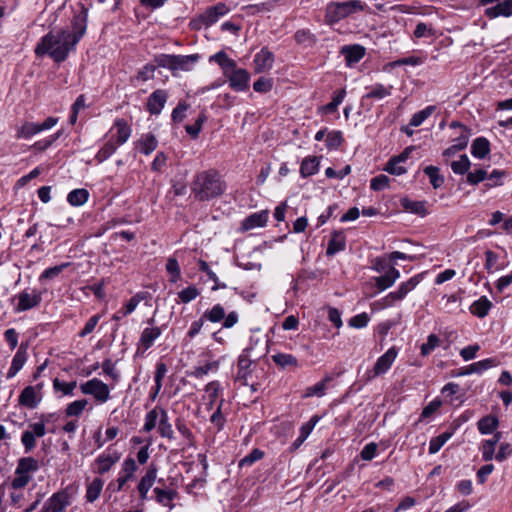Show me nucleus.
<instances>
[{"instance_id": "nucleus-1", "label": "nucleus", "mask_w": 512, "mask_h": 512, "mask_svg": "<svg viewBox=\"0 0 512 512\" xmlns=\"http://www.w3.org/2000/svg\"><path fill=\"white\" fill-rule=\"evenodd\" d=\"M87 9L82 7L71 20V30L62 28L57 32H49L44 35L36 45V56H50L54 62H64L69 53L76 49L78 42L83 38L87 29Z\"/></svg>"}, {"instance_id": "nucleus-2", "label": "nucleus", "mask_w": 512, "mask_h": 512, "mask_svg": "<svg viewBox=\"0 0 512 512\" xmlns=\"http://www.w3.org/2000/svg\"><path fill=\"white\" fill-rule=\"evenodd\" d=\"M227 189V184L216 169L198 171L190 182L191 196L199 202H208L221 197Z\"/></svg>"}, {"instance_id": "nucleus-3", "label": "nucleus", "mask_w": 512, "mask_h": 512, "mask_svg": "<svg viewBox=\"0 0 512 512\" xmlns=\"http://www.w3.org/2000/svg\"><path fill=\"white\" fill-rule=\"evenodd\" d=\"M200 60L199 54L174 55L158 54L154 57L157 66L168 69L173 76H178L179 72H190Z\"/></svg>"}, {"instance_id": "nucleus-4", "label": "nucleus", "mask_w": 512, "mask_h": 512, "mask_svg": "<svg viewBox=\"0 0 512 512\" xmlns=\"http://www.w3.org/2000/svg\"><path fill=\"white\" fill-rule=\"evenodd\" d=\"M365 4L360 0H348L345 2H332L327 5L325 19L329 24H334L349 15L363 11Z\"/></svg>"}, {"instance_id": "nucleus-5", "label": "nucleus", "mask_w": 512, "mask_h": 512, "mask_svg": "<svg viewBox=\"0 0 512 512\" xmlns=\"http://www.w3.org/2000/svg\"><path fill=\"white\" fill-rule=\"evenodd\" d=\"M229 12L230 8L224 2H218L213 6L207 7L203 13L192 19L190 26L195 30H200L202 27H210Z\"/></svg>"}, {"instance_id": "nucleus-6", "label": "nucleus", "mask_w": 512, "mask_h": 512, "mask_svg": "<svg viewBox=\"0 0 512 512\" xmlns=\"http://www.w3.org/2000/svg\"><path fill=\"white\" fill-rule=\"evenodd\" d=\"M398 355L396 347L389 348L382 356H380L373 368L364 374V380L370 382L376 377L385 374L391 368Z\"/></svg>"}, {"instance_id": "nucleus-7", "label": "nucleus", "mask_w": 512, "mask_h": 512, "mask_svg": "<svg viewBox=\"0 0 512 512\" xmlns=\"http://www.w3.org/2000/svg\"><path fill=\"white\" fill-rule=\"evenodd\" d=\"M262 355L263 351L253 353V347H246L238 357L236 379L246 384L253 362L260 359Z\"/></svg>"}, {"instance_id": "nucleus-8", "label": "nucleus", "mask_w": 512, "mask_h": 512, "mask_svg": "<svg viewBox=\"0 0 512 512\" xmlns=\"http://www.w3.org/2000/svg\"><path fill=\"white\" fill-rule=\"evenodd\" d=\"M45 421L41 419L38 422L28 424V428L21 435V444L25 453L33 451L37 445V438H41L46 434Z\"/></svg>"}, {"instance_id": "nucleus-9", "label": "nucleus", "mask_w": 512, "mask_h": 512, "mask_svg": "<svg viewBox=\"0 0 512 512\" xmlns=\"http://www.w3.org/2000/svg\"><path fill=\"white\" fill-rule=\"evenodd\" d=\"M80 390L85 395H92L99 403H105L110 399L109 386L98 378L80 384Z\"/></svg>"}, {"instance_id": "nucleus-10", "label": "nucleus", "mask_w": 512, "mask_h": 512, "mask_svg": "<svg viewBox=\"0 0 512 512\" xmlns=\"http://www.w3.org/2000/svg\"><path fill=\"white\" fill-rule=\"evenodd\" d=\"M138 466L135 459L128 457L122 463V468L119 473V477L116 479L115 484L110 483L109 488L113 487V491L120 492L124 490L127 482L134 478V474L137 471Z\"/></svg>"}, {"instance_id": "nucleus-11", "label": "nucleus", "mask_w": 512, "mask_h": 512, "mask_svg": "<svg viewBox=\"0 0 512 512\" xmlns=\"http://www.w3.org/2000/svg\"><path fill=\"white\" fill-rule=\"evenodd\" d=\"M17 299L18 303L15 311L24 312L39 306L42 301V295L36 289H25L17 295Z\"/></svg>"}, {"instance_id": "nucleus-12", "label": "nucleus", "mask_w": 512, "mask_h": 512, "mask_svg": "<svg viewBox=\"0 0 512 512\" xmlns=\"http://www.w3.org/2000/svg\"><path fill=\"white\" fill-rule=\"evenodd\" d=\"M121 458V453L111 447H108L107 450L95 459V472L98 474L107 473L114 464H116Z\"/></svg>"}, {"instance_id": "nucleus-13", "label": "nucleus", "mask_w": 512, "mask_h": 512, "mask_svg": "<svg viewBox=\"0 0 512 512\" xmlns=\"http://www.w3.org/2000/svg\"><path fill=\"white\" fill-rule=\"evenodd\" d=\"M41 389L42 384L25 387L19 395V404L29 409L36 408L42 399Z\"/></svg>"}, {"instance_id": "nucleus-14", "label": "nucleus", "mask_w": 512, "mask_h": 512, "mask_svg": "<svg viewBox=\"0 0 512 512\" xmlns=\"http://www.w3.org/2000/svg\"><path fill=\"white\" fill-rule=\"evenodd\" d=\"M157 473V466L155 464H150L145 474L141 477L137 485V491L139 493V498L141 501H145L148 499V492L156 481Z\"/></svg>"}, {"instance_id": "nucleus-15", "label": "nucleus", "mask_w": 512, "mask_h": 512, "mask_svg": "<svg viewBox=\"0 0 512 512\" xmlns=\"http://www.w3.org/2000/svg\"><path fill=\"white\" fill-rule=\"evenodd\" d=\"M161 334V327L153 326L144 328L137 342V353L146 352L154 345V342L161 336Z\"/></svg>"}, {"instance_id": "nucleus-16", "label": "nucleus", "mask_w": 512, "mask_h": 512, "mask_svg": "<svg viewBox=\"0 0 512 512\" xmlns=\"http://www.w3.org/2000/svg\"><path fill=\"white\" fill-rule=\"evenodd\" d=\"M168 99V92L164 89L153 91L146 103V109L151 115H159L163 110Z\"/></svg>"}, {"instance_id": "nucleus-17", "label": "nucleus", "mask_w": 512, "mask_h": 512, "mask_svg": "<svg viewBox=\"0 0 512 512\" xmlns=\"http://www.w3.org/2000/svg\"><path fill=\"white\" fill-rule=\"evenodd\" d=\"M227 79L229 87L236 92H244L249 88L250 74L246 69L232 71Z\"/></svg>"}, {"instance_id": "nucleus-18", "label": "nucleus", "mask_w": 512, "mask_h": 512, "mask_svg": "<svg viewBox=\"0 0 512 512\" xmlns=\"http://www.w3.org/2000/svg\"><path fill=\"white\" fill-rule=\"evenodd\" d=\"M274 60V54L267 47H263L254 56V72L259 74L271 70L274 64Z\"/></svg>"}, {"instance_id": "nucleus-19", "label": "nucleus", "mask_w": 512, "mask_h": 512, "mask_svg": "<svg viewBox=\"0 0 512 512\" xmlns=\"http://www.w3.org/2000/svg\"><path fill=\"white\" fill-rule=\"evenodd\" d=\"M69 505V496L65 491L54 493L43 505L40 512H61Z\"/></svg>"}, {"instance_id": "nucleus-20", "label": "nucleus", "mask_w": 512, "mask_h": 512, "mask_svg": "<svg viewBox=\"0 0 512 512\" xmlns=\"http://www.w3.org/2000/svg\"><path fill=\"white\" fill-rule=\"evenodd\" d=\"M210 63H216L222 69L223 75L227 78L232 71L237 70L236 62L229 58L227 53L223 50L211 55L209 57Z\"/></svg>"}, {"instance_id": "nucleus-21", "label": "nucleus", "mask_w": 512, "mask_h": 512, "mask_svg": "<svg viewBox=\"0 0 512 512\" xmlns=\"http://www.w3.org/2000/svg\"><path fill=\"white\" fill-rule=\"evenodd\" d=\"M365 48L359 44L345 45L341 48V54L345 57L346 65L351 67L365 56Z\"/></svg>"}, {"instance_id": "nucleus-22", "label": "nucleus", "mask_w": 512, "mask_h": 512, "mask_svg": "<svg viewBox=\"0 0 512 512\" xmlns=\"http://www.w3.org/2000/svg\"><path fill=\"white\" fill-rule=\"evenodd\" d=\"M400 272L395 267H390L383 275L375 277V286L380 290L384 291L394 285L399 279Z\"/></svg>"}, {"instance_id": "nucleus-23", "label": "nucleus", "mask_w": 512, "mask_h": 512, "mask_svg": "<svg viewBox=\"0 0 512 512\" xmlns=\"http://www.w3.org/2000/svg\"><path fill=\"white\" fill-rule=\"evenodd\" d=\"M135 145L136 149H138L140 153L144 155H150L153 151L156 150L158 146V140L154 134L149 132L142 134Z\"/></svg>"}, {"instance_id": "nucleus-24", "label": "nucleus", "mask_w": 512, "mask_h": 512, "mask_svg": "<svg viewBox=\"0 0 512 512\" xmlns=\"http://www.w3.org/2000/svg\"><path fill=\"white\" fill-rule=\"evenodd\" d=\"M485 16L494 19L500 16L509 17L512 15V0H504L493 7L485 9Z\"/></svg>"}, {"instance_id": "nucleus-25", "label": "nucleus", "mask_w": 512, "mask_h": 512, "mask_svg": "<svg viewBox=\"0 0 512 512\" xmlns=\"http://www.w3.org/2000/svg\"><path fill=\"white\" fill-rule=\"evenodd\" d=\"M495 366V360L492 358H487L478 362H474L469 366L462 368L456 375L464 376L473 373L481 374L483 371Z\"/></svg>"}, {"instance_id": "nucleus-26", "label": "nucleus", "mask_w": 512, "mask_h": 512, "mask_svg": "<svg viewBox=\"0 0 512 512\" xmlns=\"http://www.w3.org/2000/svg\"><path fill=\"white\" fill-rule=\"evenodd\" d=\"M267 221V211L256 212L245 218V220L242 223V228L244 230H251L257 227H263L266 225Z\"/></svg>"}, {"instance_id": "nucleus-27", "label": "nucleus", "mask_w": 512, "mask_h": 512, "mask_svg": "<svg viewBox=\"0 0 512 512\" xmlns=\"http://www.w3.org/2000/svg\"><path fill=\"white\" fill-rule=\"evenodd\" d=\"M114 128L117 130L116 140H114L119 146L123 145L128 141L131 136L132 129L125 119L119 118L114 122Z\"/></svg>"}, {"instance_id": "nucleus-28", "label": "nucleus", "mask_w": 512, "mask_h": 512, "mask_svg": "<svg viewBox=\"0 0 512 512\" xmlns=\"http://www.w3.org/2000/svg\"><path fill=\"white\" fill-rule=\"evenodd\" d=\"M162 411H166L164 408L160 406H155L152 410H150L144 419V425L142 427V431L151 432L153 429L158 427L159 420L162 417Z\"/></svg>"}, {"instance_id": "nucleus-29", "label": "nucleus", "mask_w": 512, "mask_h": 512, "mask_svg": "<svg viewBox=\"0 0 512 512\" xmlns=\"http://www.w3.org/2000/svg\"><path fill=\"white\" fill-rule=\"evenodd\" d=\"M492 306V302L486 296H481L471 304L470 312L478 318H484L489 314Z\"/></svg>"}, {"instance_id": "nucleus-30", "label": "nucleus", "mask_w": 512, "mask_h": 512, "mask_svg": "<svg viewBox=\"0 0 512 512\" xmlns=\"http://www.w3.org/2000/svg\"><path fill=\"white\" fill-rule=\"evenodd\" d=\"M39 469L38 461L33 457H23L18 460L15 474L32 476Z\"/></svg>"}, {"instance_id": "nucleus-31", "label": "nucleus", "mask_w": 512, "mask_h": 512, "mask_svg": "<svg viewBox=\"0 0 512 512\" xmlns=\"http://www.w3.org/2000/svg\"><path fill=\"white\" fill-rule=\"evenodd\" d=\"M320 161L316 156L305 157L300 166V174L303 178L316 174L319 170Z\"/></svg>"}, {"instance_id": "nucleus-32", "label": "nucleus", "mask_w": 512, "mask_h": 512, "mask_svg": "<svg viewBox=\"0 0 512 512\" xmlns=\"http://www.w3.org/2000/svg\"><path fill=\"white\" fill-rule=\"evenodd\" d=\"M162 417L158 423V433L160 437L167 439L169 441L175 440V433L172 428V424L169 422V417L167 411H162Z\"/></svg>"}, {"instance_id": "nucleus-33", "label": "nucleus", "mask_w": 512, "mask_h": 512, "mask_svg": "<svg viewBox=\"0 0 512 512\" xmlns=\"http://www.w3.org/2000/svg\"><path fill=\"white\" fill-rule=\"evenodd\" d=\"M490 153V143L484 137L476 138L471 145V154L479 159L485 158Z\"/></svg>"}, {"instance_id": "nucleus-34", "label": "nucleus", "mask_w": 512, "mask_h": 512, "mask_svg": "<svg viewBox=\"0 0 512 512\" xmlns=\"http://www.w3.org/2000/svg\"><path fill=\"white\" fill-rule=\"evenodd\" d=\"M294 39L298 45L304 48L313 47L317 43V37L309 29H299L294 34Z\"/></svg>"}, {"instance_id": "nucleus-35", "label": "nucleus", "mask_w": 512, "mask_h": 512, "mask_svg": "<svg viewBox=\"0 0 512 512\" xmlns=\"http://www.w3.org/2000/svg\"><path fill=\"white\" fill-rule=\"evenodd\" d=\"M119 145L114 141L113 138L107 140L103 146L98 150L95 155V160L98 163H102L109 159L118 149Z\"/></svg>"}, {"instance_id": "nucleus-36", "label": "nucleus", "mask_w": 512, "mask_h": 512, "mask_svg": "<svg viewBox=\"0 0 512 512\" xmlns=\"http://www.w3.org/2000/svg\"><path fill=\"white\" fill-rule=\"evenodd\" d=\"M104 481L100 478H94L90 483L87 484L85 499L89 503L96 501L103 489Z\"/></svg>"}, {"instance_id": "nucleus-37", "label": "nucleus", "mask_w": 512, "mask_h": 512, "mask_svg": "<svg viewBox=\"0 0 512 512\" xmlns=\"http://www.w3.org/2000/svg\"><path fill=\"white\" fill-rule=\"evenodd\" d=\"M392 86H385L383 84L377 83L370 87L369 92H367L363 96V100L365 99H376L381 100L387 96L391 95Z\"/></svg>"}, {"instance_id": "nucleus-38", "label": "nucleus", "mask_w": 512, "mask_h": 512, "mask_svg": "<svg viewBox=\"0 0 512 512\" xmlns=\"http://www.w3.org/2000/svg\"><path fill=\"white\" fill-rule=\"evenodd\" d=\"M421 280V275H415L411 277L408 281L401 283L398 289L394 291L398 299L400 301L403 300L409 292L416 288V286L420 283Z\"/></svg>"}, {"instance_id": "nucleus-39", "label": "nucleus", "mask_w": 512, "mask_h": 512, "mask_svg": "<svg viewBox=\"0 0 512 512\" xmlns=\"http://www.w3.org/2000/svg\"><path fill=\"white\" fill-rule=\"evenodd\" d=\"M155 493V499L156 501L166 507H172L171 502L175 499L177 496V492L173 489H162L159 487H156L154 489Z\"/></svg>"}, {"instance_id": "nucleus-40", "label": "nucleus", "mask_w": 512, "mask_h": 512, "mask_svg": "<svg viewBox=\"0 0 512 512\" xmlns=\"http://www.w3.org/2000/svg\"><path fill=\"white\" fill-rule=\"evenodd\" d=\"M401 205L405 210L422 217L428 213L425 201H413L408 198H404L401 200Z\"/></svg>"}, {"instance_id": "nucleus-41", "label": "nucleus", "mask_w": 512, "mask_h": 512, "mask_svg": "<svg viewBox=\"0 0 512 512\" xmlns=\"http://www.w3.org/2000/svg\"><path fill=\"white\" fill-rule=\"evenodd\" d=\"M272 361L282 369L287 367H298V360L292 354L276 353L271 356Z\"/></svg>"}, {"instance_id": "nucleus-42", "label": "nucleus", "mask_w": 512, "mask_h": 512, "mask_svg": "<svg viewBox=\"0 0 512 512\" xmlns=\"http://www.w3.org/2000/svg\"><path fill=\"white\" fill-rule=\"evenodd\" d=\"M499 425L498 418L493 415H488L481 418L478 423V430L481 434H491L494 430L497 429Z\"/></svg>"}, {"instance_id": "nucleus-43", "label": "nucleus", "mask_w": 512, "mask_h": 512, "mask_svg": "<svg viewBox=\"0 0 512 512\" xmlns=\"http://www.w3.org/2000/svg\"><path fill=\"white\" fill-rule=\"evenodd\" d=\"M38 133H40L38 123L25 122L17 128L15 137L17 139H29Z\"/></svg>"}, {"instance_id": "nucleus-44", "label": "nucleus", "mask_w": 512, "mask_h": 512, "mask_svg": "<svg viewBox=\"0 0 512 512\" xmlns=\"http://www.w3.org/2000/svg\"><path fill=\"white\" fill-rule=\"evenodd\" d=\"M89 198V192L86 189H74L67 195V201L72 206H82Z\"/></svg>"}, {"instance_id": "nucleus-45", "label": "nucleus", "mask_w": 512, "mask_h": 512, "mask_svg": "<svg viewBox=\"0 0 512 512\" xmlns=\"http://www.w3.org/2000/svg\"><path fill=\"white\" fill-rule=\"evenodd\" d=\"M346 247L345 239L341 233H334L333 237L328 243L326 254L333 256L336 253L343 251Z\"/></svg>"}, {"instance_id": "nucleus-46", "label": "nucleus", "mask_w": 512, "mask_h": 512, "mask_svg": "<svg viewBox=\"0 0 512 512\" xmlns=\"http://www.w3.org/2000/svg\"><path fill=\"white\" fill-rule=\"evenodd\" d=\"M345 96H346L345 89L337 90L333 94L332 101L329 102L328 104L322 106L320 108V111L323 113H334L338 109V106L343 102Z\"/></svg>"}, {"instance_id": "nucleus-47", "label": "nucleus", "mask_w": 512, "mask_h": 512, "mask_svg": "<svg viewBox=\"0 0 512 512\" xmlns=\"http://www.w3.org/2000/svg\"><path fill=\"white\" fill-rule=\"evenodd\" d=\"M424 173L428 176L434 189H438L444 184V177L440 174L438 167L429 165L424 168Z\"/></svg>"}, {"instance_id": "nucleus-48", "label": "nucleus", "mask_w": 512, "mask_h": 512, "mask_svg": "<svg viewBox=\"0 0 512 512\" xmlns=\"http://www.w3.org/2000/svg\"><path fill=\"white\" fill-rule=\"evenodd\" d=\"M436 110V106L429 105L422 109L421 111L416 112L410 119L409 125L412 127L420 126L427 118H429Z\"/></svg>"}, {"instance_id": "nucleus-49", "label": "nucleus", "mask_w": 512, "mask_h": 512, "mask_svg": "<svg viewBox=\"0 0 512 512\" xmlns=\"http://www.w3.org/2000/svg\"><path fill=\"white\" fill-rule=\"evenodd\" d=\"M199 269L202 272H205L210 280L214 282V286L212 287L213 291H216L218 289H225L227 288V285L223 282H220L217 275L210 269L208 263L202 259L198 261Z\"/></svg>"}, {"instance_id": "nucleus-50", "label": "nucleus", "mask_w": 512, "mask_h": 512, "mask_svg": "<svg viewBox=\"0 0 512 512\" xmlns=\"http://www.w3.org/2000/svg\"><path fill=\"white\" fill-rule=\"evenodd\" d=\"M225 317V309L221 304H215L211 309L206 310L203 314V318L212 322L218 323Z\"/></svg>"}, {"instance_id": "nucleus-51", "label": "nucleus", "mask_w": 512, "mask_h": 512, "mask_svg": "<svg viewBox=\"0 0 512 512\" xmlns=\"http://www.w3.org/2000/svg\"><path fill=\"white\" fill-rule=\"evenodd\" d=\"M175 427L178 430V432L181 434L184 440V444L187 446L192 445L193 443V433L185 423V420L183 418L178 417L175 420Z\"/></svg>"}, {"instance_id": "nucleus-52", "label": "nucleus", "mask_w": 512, "mask_h": 512, "mask_svg": "<svg viewBox=\"0 0 512 512\" xmlns=\"http://www.w3.org/2000/svg\"><path fill=\"white\" fill-rule=\"evenodd\" d=\"M166 271L170 275L171 283H177L181 279V269L176 258L169 257L167 259Z\"/></svg>"}, {"instance_id": "nucleus-53", "label": "nucleus", "mask_w": 512, "mask_h": 512, "mask_svg": "<svg viewBox=\"0 0 512 512\" xmlns=\"http://www.w3.org/2000/svg\"><path fill=\"white\" fill-rule=\"evenodd\" d=\"M343 134L341 131L333 130L327 133L325 144L330 150L338 149L343 143Z\"/></svg>"}, {"instance_id": "nucleus-54", "label": "nucleus", "mask_w": 512, "mask_h": 512, "mask_svg": "<svg viewBox=\"0 0 512 512\" xmlns=\"http://www.w3.org/2000/svg\"><path fill=\"white\" fill-rule=\"evenodd\" d=\"M88 404L87 399L75 400L67 405L65 413L69 417H78L82 414Z\"/></svg>"}, {"instance_id": "nucleus-55", "label": "nucleus", "mask_w": 512, "mask_h": 512, "mask_svg": "<svg viewBox=\"0 0 512 512\" xmlns=\"http://www.w3.org/2000/svg\"><path fill=\"white\" fill-rule=\"evenodd\" d=\"M156 70V66L151 63L145 64L137 74L133 77L138 82H146L154 78V73Z\"/></svg>"}, {"instance_id": "nucleus-56", "label": "nucleus", "mask_w": 512, "mask_h": 512, "mask_svg": "<svg viewBox=\"0 0 512 512\" xmlns=\"http://www.w3.org/2000/svg\"><path fill=\"white\" fill-rule=\"evenodd\" d=\"M331 381V377L327 376L322 381L310 386L305 391V397L318 396L322 397L325 394L326 383Z\"/></svg>"}, {"instance_id": "nucleus-57", "label": "nucleus", "mask_w": 512, "mask_h": 512, "mask_svg": "<svg viewBox=\"0 0 512 512\" xmlns=\"http://www.w3.org/2000/svg\"><path fill=\"white\" fill-rule=\"evenodd\" d=\"M470 160L467 155H461L460 158L451 163V169L455 174L464 175L470 168Z\"/></svg>"}, {"instance_id": "nucleus-58", "label": "nucleus", "mask_w": 512, "mask_h": 512, "mask_svg": "<svg viewBox=\"0 0 512 512\" xmlns=\"http://www.w3.org/2000/svg\"><path fill=\"white\" fill-rule=\"evenodd\" d=\"M199 295H200V290L194 285H190V286L184 288L183 290H181L180 292H178V298H179L180 302L185 303V304L193 301Z\"/></svg>"}, {"instance_id": "nucleus-59", "label": "nucleus", "mask_w": 512, "mask_h": 512, "mask_svg": "<svg viewBox=\"0 0 512 512\" xmlns=\"http://www.w3.org/2000/svg\"><path fill=\"white\" fill-rule=\"evenodd\" d=\"M264 451L254 448L248 455L239 461V467H249L264 457Z\"/></svg>"}, {"instance_id": "nucleus-60", "label": "nucleus", "mask_w": 512, "mask_h": 512, "mask_svg": "<svg viewBox=\"0 0 512 512\" xmlns=\"http://www.w3.org/2000/svg\"><path fill=\"white\" fill-rule=\"evenodd\" d=\"M450 437H451V434L445 432V433L438 435L437 437L432 438L429 442V453L430 454L437 453L444 446V444L449 440Z\"/></svg>"}, {"instance_id": "nucleus-61", "label": "nucleus", "mask_w": 512, "mask_h": 512, "mask_svg": "<svg viewBox=\"0 0 512 512\" xmlns=\"http://www.w3.org/2000/svg\"><path fill=\"white\" fill-rule=\"evenodd\" d=\"M440 344V338L436 334H430L427 341L421 345V355L428 356Z\"/></svg>"}, {"instance_id": "nucleus-62", "label": "nucleus", "mask_w": 512, "mask_h": 512, "mask_svg": "<svg viewBox=\"0 0 512 512\" xmlns=\"http://www.w3.org/2000/svg\"><path fill=\"white\" fill-rule=\"evenodd\" d=\"M218 363L217 362H207L203 366L194 367L193 370L189 373L190 376L195 378H202L207 375L211 370H217Z\"/></svg>"}, {"instance_id": "nucleus-63", "label": "nucleus", "mask_w": 512, "mask_h": 512, "mask_svg": "<svg viewBox=\"0 0 512 512\" xmlns=\"http://www.w3.org/2000/svg\"><path fill=\"white\" fill-rule=\"evenodd\" d=\"M219 390L220 383L218 381H212L206 385L205 392L207 393L209 398V408L213 407L216 399L218 398Z\"/></svg>"}, {"instance_id": "nucleus-64", "label": "nucleus", "mask_w": 512, "mask_h": 512, "mask_svg": "<svg viewBox=\"0 0 512 512\" xmlns=\"http://www.w3.org/2000/svg\"><path fill=\"white\" fill-rule=\"evenodd\" d=\"M397 301H400L396 296L395 292H390L385 297L373 303L376 309H385L393 306Z\"/></svg>"}]
</instances>
